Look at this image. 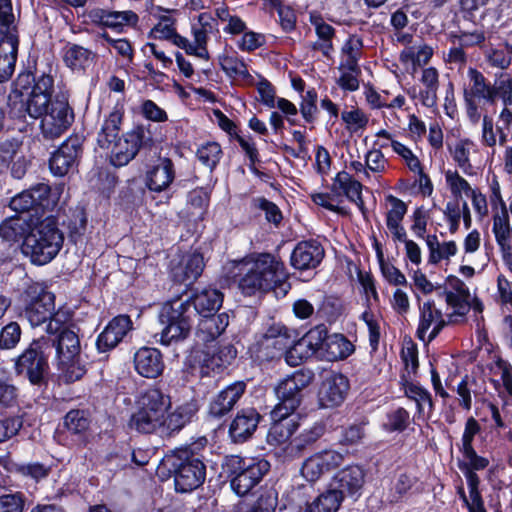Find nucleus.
Segmentation results:
<instances>
[{"instance_id":"f257e3e1","label":"nucleus","mask_w":512,"mask_h":512,"mask_svg":"<svg viewBox=\"0 0 512 512\" xmlns=\"http://www.w3.org/2000/svg\"><path fill=\"white\" fill-rule=\"evenodd\" d=\"M171 398L158 388L145 390L137 399L136 410L131 415L128 425L143 434H158L170 437L182 430L197 412L194 403L188 402L177 406L173 411Z\"/></svg>"},{"instance_id":"f03ea898","label":"nucleus","mask_w":512,"mask_h":512,"mask_svg":"<svg viewBox=\"0 0 512 512\" xmlns=\"http://www.w3.org/2000/svg\"><path fill=\"white\" fill-rule=\"evenodd\" d=\"M53 83L50 75H41L23 104L31 118L41 119V134L46 140L59 138L74 121L67 97L62 94L52 98Z\"/></svg>"},{"instance_id":"7ed1b4c3","label":"nucleus","mask_w":512,"mask_h":512,"mask_svg":"<svg viewBox=\"0 0 512 512\" xmlns=\"http://www.w3.org/2000/svg\"><path fill=\"white\" fill-rule=\"evenodd\" d=\"M239 288L246 295L266 292L284 276L283 263L269 253L252 254L236 263Z\"/></svg>"},{"instance_id":"20e7f679","label":"nucleus","mask_w":512,"mask_h":512,"mask_svg":"<svg viewBox=\"0 0 512 512\" xmlns=\"http://www.w3.org/2000/svg\"><path fill=\"white\" fill-rule=\"evenodd\" d=\"M63 242L64 235L55 219L48 217L29 230L23 240L22 250L34 264L44 265L56 257Z\"/></svg>"},{"instance_id":"39448f33","label":"nucleus","mask_w":512,"mask_h":512,"mask_svg":"<svg viewBox=\"0 0 512 512\" xmlns=\"http://www.w3.org/2000/svg\"><path fill=\"white\" fill-rule=\"evenodd\" d=\"M45 346L56 347L57 366L61 377L66 382H75L82 378L86 370L80 361V340L77 333L70 329H62L57 336L45 337Z\"/></svg>"},{"instance_id":"423d86ee","label":"nucleus","mask_w":512,"mask_h":512,"mask_svg":"<svg viewBox=\"0 0 512 512\" xmlns=\"http://www.w3.org/2000/svg\"><path fill=\"white\" fill-rule=\"evenodd\" d=\"M223 467L231 477V488L240 496L249 493L269 471L270 463L259 457L229 455Z\"/></svg>"},{"instance_id":"0eeeda50","label":"nucleus","mask_w":512,"mask_h":512,"mask_svg":"<svg viewBox=\"0 0 512 512\" xmlns=\"http://www.w3.org/2000/svg\"><path fill=\"white\" fill-rule=\"evenodd\" d=\"M159 322L162 329L159 336L162 345H170L186 339L191 331V312L188 301H173L162 306L159 313Z\"/></svg>"},{"instance_id":"6e6552de","label":"nucleus","mask_w":512,"mask_h":512,"mask_svg":"<svg viewBox=\"0 0 512 512\" xmlns=\"http://www.w3.org/2000/svg\"><path fill=\"white\" fill-rule=\"evenodd\" d=\"M314 378L311 370H297L279 382L275 388L278 404L271 415L276 419L288 418L301 404L302 391L308 387Z\"/></svg>"},{"instance_id":"1a4fd4ad","label":"nucleus","mask_w":512,"mask_h":512,"mask_svg":"<svg viewBox=\"0 0 512 512\" xmlns=\"http://www.w3.org/2000/svg\"><path fill=\"white\" fill-rule=\"evenodd\" d=\"M174 472L175 489L186 493L197 489L206 477L203 461L188 449L178 450L169 459Z\"/></svg>"},{"instance_id":"9d476101","label":"nucleus","mask_w":512,"mask_h":512,"mask_svg":"<svg viewBox=\"0 0 512 512\" xmlns=\"http://www.w3.org/2000/svg\"><path fill=\"white\" fill-rule=\"evenodd\" d=\"M45 345V337L34 340L16 362L18 373H25L34 385L44 382L48 370L47 359L44 355Z\"/></svg>"},{"instance_id":"9b49d317","label":"nucleus","mask_w":512,"mask_h":512,"mask_svg":"<svg viewBox=\"0 0 512 512\" xmlns=\"http://www.w3.org/2000/svg\"><path fill=\"white\" fill-rule=\"evenodd\" d=\"M54 295L51 292L41 289L38 296L33 299L25 308V317L32 326H39L50 320L47 332L54 334L60 330L56 315H54Z\"/></svg>"},{"instance_id":"f8f14e48","label":"nucleus","mask_w":512,"mask_h":512,"mask_svg":"<svg viewBox=\"0 0 512 512\" xmlns=\"http://www.w3.org/2000/svg\"><path fill=\"white\" fill-rule=\"evenodd\" d=\"M345 460V455L334 449H325L309 456L302 464L301 474L309 482H315L321 476L337 467Z\"/></svg>"},{"instance_id":"ddd939ff","label":"nucleus","mask_w":512,"mask_h":512,"mask_svg":"<svg viewBox=\"0 0 512 512\" xmlns=\"http://www.w3.org/2000/svg\"><path fill=\"white\" fill-rule=\"evenodd\" d=\"M349 390V380L338 372H329L324 377L319 388V402L322 407H335L340 405Z\"/></svg>"},{"instance_id":"4468645a","label":"nucleus","mask_w":512,"mask_h":512,"mask_svg":"<svg viewBox=\"0 0 512 512\" xmlns=\"http://www.w3.org/2000/svg\"><path fill=\"white\" fill-rule=\"evenodd\" d=\"M417 336L423 342H431L446 326L441 310L433 301H426L419 307Z\"/></svg>"},{"instance_id":"2eb2a0df","label":"nucleus","mask_w":512,"mask_h":512,"mask_svg":"<svg viewBox=\"0 0 512 512\" xmlns=\"http://www.w3.org/2000/svg\"><path fill=\"white\" fill-rule=\"evenodd\" d=\"M365 483V472L359 465H348L339 470L332 479V491L344 496L359 495Z\"/></svg>"},{"instance_id":"dca6fc26","label":"nucleus","mask_w":512,"mask_h":512,"mask_svg":"<svg viewBox=\"0 0 512 512\" xmlns=\"http://www.w3.org/2000/svg\"><path fill=\"white\" fill-rule=\"evenodd\" d=\"M80 151L81 145L77 138L66 140L50 158L49 166L51 172L55 176L68 174L74 168Z\"/></svg>"},{"instance_id":"f3484780","label":"nucleus","mask_w":512,"mask_h":512,"mask_svg":"<svg viewBox=\"0 0 512 512\" xmlns=\"http://www.w3.org/2000/svg\"><path fill=\"white\" fill-rule=\"evenodd\" d=\"M143 133V130L138 128L127 133L123 138H119L112 144L110 147L111 163L114 166H124L137 155L142 142Z\"/></svg>"},{"instance_id":"a211bd4d","label":"nucleus","mask_w":512,"mask_h":512,"mask_svg":"<svg viewBox=\"0 0 512 512\" xmlns=\"http://www.w3.org/2000/svg\"><path fill=\"white\" fill-rule=\"evenodd\" d=\"M135 371L145 378H156L164 370L161 352L153 347H141L133 357Z\"/></svg>"},{"instance_id":"6ab92c4d","label":"nucleus","mask_w":512,"mask_h":512,"mask_svg":"<svg viewBox=\"0 0 512 512\" xmlns=\"http://www.w3.org/2000/svg\"><path fill=\"white\" fill-rule=\"evenodd\" d=\"M324 257V249L314 240L299 242L291 254V265L298 270L316 268Z\"/></svg>"},{"instance_id":"aec40b11","label":"nucleus","mask_w":512,"mask_h":512,"mask_svg":"<svg viewBox=\"0 0 512 512\" xmlns=\"http://www.w3.org/2000/svg\"><path fill=\"white\" fill-rule=\"evenodd\" d=\"M131 329L132 321L129 316L119 315L113 318L98 336V349L105 352L116 347Z\"/></svg>"},{"instance_id":"412c9836","label":"nucleus","mask_w":512,"mask_h":512,"mask_svg":"<svg viewBox=\"0 0 512 512\" xmlns=\"http://www.w3.org/2000/svg\"><path fill=\"white\" fill-rule=\"evenodd\" d=\"M385 201L389 205L385 213V223L392 239L405 240L407 233L402 221L408 211L407 204L392 194L386 195Z\"/></svg>"},{"instance_id":"4be33fe9","label":"nucleus","mask_w":512,"mask_h":512,"mask_svg":"<svg viewBox=\"0 0 512 512\" xmlns=\"http://www.w3.org/2000/svg\"><path fill=\"white\" fill-rule=\"evenodd\" d=\"M492 231L503 259L511 256L512 249V221L507 209H497L493 213Z\"/></svg>"},{"instance_id":"5701e85b","label":"nucleus","mask_w":512,"mask_h":512,"mask_svg":"<svg viewBox=\"0 0 512 512\" xmlns=\"http://www.w3.org/2000/svg\"><path fill=\"white\" fill-rule=\"evenodd\" d=\"M260 414L253 408L239 411L229 427V434L234 442H244L255 432L260 421Z\"/></svg>"},{"instance_id":"b1692460","label":"nucleus","mask_w":512,"mask_h":512,"mask_svg":"<svg viewBox=\"0 0 512 512\" xmlns=\"http://www.w3.org/2000/svg\"><path fill=\"white\" fill-rule=\"evenodd\" d=\"M204 266L203 255L192 252L184 255L181 261L172 268V275L174 280L179 283L191 284L200 277Z\"/></svg>"},{"instance_id":"393cba45","label":"nucleus","mask_w":512,"mask_h":512,"mask_svg":"<svg viewBox=\"0 0 512 512\" xmlns=\"http://www.w3.org/2000/svg\"><path fill=\"white\" fill-rule=\"evenodd\" d=\"M245 391L243 382H235L221 390L209 405V413L214 417H222L230 412Z\"/></svg>"},{"instance_id":"a878e982","label":"nucleus","mask_w":512,"mask_h":512,"mask_svg":"<svg viewBox=\"0 0 512 512\" xmlns=\"http://www.w3.org/2000/svg\"><path fill=\"white\" fill-rule=\"evenodd\" d=\"M467 76L469 78V87L465 90L464 97L467 104L476 112L475 100H484L487 103H492V85L477 69L469 68Z\"/></svg>"},{"instance_id":"bb28decb","label":"nucleus","mask_w":512,"mask_h":512,"mask_svg":"<svg viewBox=\"0 0 512 512\" xmlns=\"http://www.w3.org/2000/svg\"><path fill=\"white\" fill-rule=\"evenodd\" d=\"M332 192L336 196H346L351 202H354L358 206L362 213L365 212L362 198V185L346 171H341L336 175L332 183Z\"/></svg>"},{"instance_id":"cd10ccee","label":"nucleus","mask_w":512,"mask_h":512,"mask_svg":"<svg viewBox=\"0 0 512 512\" xmlns=\"http://www.w3.org/2000/svg\"><path fill=\"white\" fill-rule=\"evenodd\" d=\"M223 293L218 289L207 287L196 291L187 301L200 315L216 313L223 303Z\"/></svg>"},{"instance_id":"c85d7f7f","label":"nucleus","mask_w":512,"mask_h":512,"mask_svg":"<svg viewBox=\"0 0 512 512\" xmlns=\"http://www.w3.org/2000/svg\"><path fill=\"white\" fill-rule=\"evenodd\" d=\"M229 324L227 313L202 315L196 329V335L204 342L213 341L220 336Z\"/></svg>"},{"instance_id":"c756f323","label":"nucleus","mask_w":512,"mask_h":512,"mask_svg":"<svg viewBox=\"0 0 512 512\" xmlns=\"http://www.w3.org/2000/svg\"><path fill=\"white\" fill-rule=\"evenodd\" d=\"M175 178V170L169 158H160L158 163L147 173V186L150 190H166Z\"/></svg>"},{"instance_id":"7c9ffc66","label":"nucleus","mask_w":512,"mask_h":512,"mask_svg":"<svg viewBox=\"0 0 512 512\" xmlns=\"http://www.w3.org/2000/svg\"><path fill=\"white\" fill-rule=\"evenodd\" d=\"M123 114L124 112L122 107H115L105 119L97 137V143L101 148L110 149L112 144L119 139L118 136Z\"/></svg>"},{"instance_id":"2f4dec72","label":"nucleus","mask_w":512,"mask_h":512,"mask_svg":"<svg viewBox=\"0 0 512 512\" xmlns=\"http://www.w3.org/2000/svg\"><path fill=\"white\" fill-rule=\"evenodd\" d=\"M0 36L2 41H19L12 0H0Z\"/></svg>"},{"instance_id":"473e14b6","label":"nucleus","mask_w":512,"mask_h":512,"mask_svg":"<svg viewBox=\"0 0 512 512\" xmlns=\"http://www.w3.org/2000/svg\"><path fill=\"white\" fill-rule=\"evenodd\" d=\"M220 65L226 74L234 80L241 81L246 85H253L254 78L249 73L245 62L236 56L220 57Z\"/></svg>"},{"instance_id":"72a5a7b5","label":"nucleus","mask_w":512,"mask_h":512,"mask_svg":"<svg viewBox=\"0 0 512 512\" xmlns=\"http://www.w3.org/2000/svg\"><path fill=\"white\" fill-rule=\"evenodd\" d=\"M354 346L341 334L330 335L325 342V357L329 361L344 359L352 354Z\"/></svg>"},{"instance_id":"f704fd0d","label":"nucleus","mask_w":512,"mask_h":512,"mask_svg":"<svg viewBox=\"0 0 512 512\" xmlns=\"http://www.w3.org/2000/svg\"><path fill=\"white\" fill-rule=\"evenodd\" d=\"M19 41H2L0 48V83L10 79L14 73Z\"/></svg>"},{"instance_id":"c9c22d12","label":"nucleus","mask_w":512,"mask_h":512,"mask_svg":"<svg viewBox=\"0 0 512 512\" xmlns=\"http://www.w3.org/2000/svg\"><path fill=\"white\" fill-rule=\"evenodd\" d=\"M433 55V48L427 44L421 43L419 45L406 47L399 56L403 64L411 63L413 65V72L417 67L426 65Z\"/></svg>"},{"instance_id":"e433bc0d","label":"nucleus","mask_w":512,"mask_h":512,"mask_svg":"<svg viewBox=\"0 0 512 512\" xmlns=\"http://www.w3.org/2000/svg\"><path fill=\"white\" fill-rule=\"evenodd\" d=\"M94 57L90 50L73 44L66 49L64 62L73 70H84L93 63Z\"/></svg>"},{"instance_id":"4c0bfd02","label":"nucleus","mask_w":512,"mask_h":512,"mask_svg":"<svg viewBox=\"0 0 512 512\" xmlns=\"http://www.w3.org/2000/svg\"><path fill=\"white\" fill-rule=\"evenodd\" d=\"M264 345L284 350L293 342L291 331L282 324H273L263 335Z\"/></svg>"},{"instance_id":"58836bf2","label":"nucleus","mask_w":512,"mask_h":512,"mask_svg":"<svg viewBox=\"0 0 512 512\" xmlns=\"http://www.w3.org/2000/svg\"><path fill=\"white\" fill-rule=\"evenodd\" d=\"M236 354V349L231 345L220 348L217 353L206 352L202 359V367L212 371L224 368L235 359Z\"/></svg>"},{"instance_id":"ea45409f","label":"nucleus","mask_w":512,"mask_h":512,"mask_svg":"<svg viewBox=\"0 0 512 512\" xmlns=\"http://www.w3.org/2000/svg\"><path fill=\"white\" fill-rule=\"evenodd\" d=\"M273 424L271 425L267 440L271 445H279L285 443L294 433L295 424L291 421H287V418L276 419L271 415Z\"/></svg>"},{"instance_id":"a19ab883","label":"nucleus","mask_w":512,"mask_h":512,"mask_svg":"<svg viewBox=\"0 0 512 512\" xmlns=\"http://www.w3.org/2000/svg\"><path fill=\"white\" fill-rule=\"evenodd\" d=\"M29 232V225L22 218L9 219L0 225V236L9 242L25 239Z\"/></svg>"},{"instance_id":"79ce46f5","label":"nucleus","mask_w":512,"mask_h":512,"mask_svg":"<svg viewBox=\"0 0 512 512\" xmlns=\"http://www.w3.org/2000/svg\"><path fill=\"white\" fill-rule=\"evenodd\" d=\"M491 96L493 104L497 98L501 99L503 105L509 107L512 105V76L508 73H501L491 86Z\"/></svg>"},{"instance_id":"37998d69","label":"nucleus","mask_w":512,"mask_h":512,"mask_svg":"<svg viewBox=\"0 0 512 512\" xmlns=\"http://www.w3.org/2000/svg\"><path fill=\"white\" fill-rule=\"evenodd\" d=\"M341 495L333 492L331 489L319 495L311 504H309L305 512H336L341 504Z\"/></svg>"},{"instance_id":"c03bdc74","label":"nucleus","mask_w":512,"mask_h":512,"mask_svg":"<svg viewBox=\"0 0 512 512\" xmlns=\"http://www.w3.org/2000/svg\"><path fill=\"white\" fill-rule=\"evenodd\" d=\"M405 395L415 401L419 413L427 412L430 413L433 408V403L430 393L423 387L414 384L412 382H406L404 384Z\"/></svg>"},{"instance_id":"a18cd8bd","label":"nucleus","mask_w":512,"mask_h":512,"mask_svg":"<svg viewBox=\"0 0 512 512\" xmlns=\"http://www.w3.org/2000/svg\"><path fill=\"white\" fill-rule=\"evenodd\" d=\"M329 338L327 329L324 325H318L310 329L299 341L300 346L307 347L310 354L325 349V342Z\"/></svg>"},{"instance_id":"49530a36","label":"nucleus","mask_w":512,"mask_h":512,"mask_svg":"<svg viewBox=\"0 0 512 512\" xmlns=\"http://www.w3.org/2000/svg\"><path fill=\"white\" fill-rule=\"evenodd\" d=\"M473 143L468 140H460L453 147L449 146V151L453 160L465 174H472V165L470 163V150Z\"/></svg>"},{"instance_id":"de8ad7c7","label":"nucleus","mask_w":512,"mask_h":512,"mask_svg":"<svg viewBox=\"0 0 512 512\" xmlns=\"http://www.w3.org/2000/svg\"><path fill=\"white\" fill-rule=\"evenodd\" d=\"M391 146L394 152L406 161V164L411 171L422 173L420 161L408 147L396 140L392 141ZM423 180L425 181V186H429L430 190H432L431 182L427 175L421 174V182Z\"/></svg>"},{"instance_id":"09e8293b","label":"nucleus","mask_w":512,"mask_h":512,"mask_svg":"<svg viewBox=\"0 0 512 512\" xmlns=\"http://www.w3.org/2000/svg\"><path fill=\"white\" fill-rule=\"evenodd\" d=\"M324 434V427L321 424H314L309 429L304 430L298 437L291 442L292 450L303 451L307 446L315 443Z\"/></svg>"},{"instance_id":"8fccbe9b","label":"nucleus","mask_w":512,"mask_h":512,"mask_svg":"<svg viewBox=\"0 0 512 512\" xmlns=\"http://www.w3.org/2000/svg\"><path fill=\"white\" fill-rule=\"evenodd\" d=\"M29 194L33 196L34 206L42 209L53 207L56 202V196L52 193L48 184L39 183L30 188Z\"/></svg>"},{"instance_id":"3c124183","label":"nucleus","mask_w":512,"mask_h":512,"mask_svg":"<svg viewBox=\"0 0 512 512\" xmlns=\"http://www.w3.org/2000/svg\"><path fill=\"white\" fill-rule=\"evenodd\" d=\"M221 155V147L216 142H208L197 150V157L199 161L210 169H213L218 164Z\"/></svg>"},{"instance_id":"603ef678","label":"nucleus","mask_w":512,"mask_h":512,"mask_svg":"<svg viewBox=\"0 0 512 512\" xmlns=\"http://www.w3.org/2000/svg\"><path fill=\"white\" fill-rule=\"evenodd\" d=\"M445 180L452 195L456 198L462 197L463 194L468 196L474 190L467 180L460 176L457 171H446Z\"/></svg>"},{"instance_id":"864d4df0","label":"nucleus","mask_w":512,"mask_h":512,"mask_svg":"<svg viewBox=\"0 0 512 512\" xmlns=\"http://www.w3.org/2000/svg\"><path fill=\"white\" fill-rule=\"evenodd\" d=\"M138 20V15L131 10L109 11L108 17H106V27L117 29L125 25L135 26Z\"/></svg>"},{"instance_id":"5fc2aeb1","label":"nucleus","mask_w":512,"mask_h":512,"mask_svg":"<svg viewBox=\"0 0 512 512\" xmlns=\"http://www.w3.org/2000/svg\"><path fill=\"white\" fill-rule=\"evenodd\" d=\"M64 425L72 433H81L89 426V420L84 411L71 410L64 419Z\"/></svg>"},{"instance_id":"6e6d98bb","label":"nucleus","mask_w":512,"mask_h":512,"mask_svg":"<svg viewBox=\"0 0 512 512\" xmlns=\"http://www.w3.org/2000/svg\"><path fill=\"white\" fill-rule=\"evenodd\" d=\"M484 57L489 66L500 70L507 69L511 64L509 51L502 49L489 48L484 52Z\"/></svg>"},{"instance_id":"4d7b16f0","label":"nucleus","mask_w":512,"mask_h":512,"mask_svg":"<svg viewBox=\"0 0 512 512\" xmlns=\"http://www.w3.org/2000/svg\"><path fill=\"white\" fill-rule=\"evenodd\" d=\"M341 118L345 122L346 128L350 132H357L358 130H362L368 124V117L360 109L343 111Z\"/></svg>"},{"instance_id":"13d9d810","label":"nucleus","mask_w":512,"mask_h":512,"mask_svg":"<svg viewBox=\"0 0 512 512\" xmlns=\"http://www.w3.org/2000/svg\"><path fill=\"white\" fill-rule=\"evenodd\" d=\"M21 338V328L18 323L10 322L0 332V347L2 349H12Z\"/></svg>"},{"instance_id":"bf43d9fd","label":"nucleus","mask_w":512,"mask_h":512,"mask_svg":"<svg viewBox=\"0 0 512 512\" xmlns=\"http://www.w3.org/2000/svg\"><path fill=\"white\" fill-rule=\"evenodd\" d=\"M415 483V478L407 475L400 474L390 490L389 500L390 502L400 501L407 492L412 488Z\"/></svg>"},{"instance_id":"052dcab7","label":"nucleus","mask_w":512,"mask_h":512,"mask_svg":"<svg viewBox=\"0 0 512 512\" xmlns=\"http://www.w3.org/2000/svg\"><path fill=\"white\" fill-rule=\"evenodd\" d=\"M366 167L369 173L381 174L386 171L388 161L380 149L373 148L365 156Z\"/></svg>"},{"instance_id":"680f3d73","label":"nucleus","mask_w":512,"mask_h":512,"mask_svg":"<svg viewBox=\"0 0 512 512\" xmlns=\"http://www.w3.org/2000/svg\"><path fill=\"white\" fill-rule=\"evenodd\" d=\"M253 205L256 208L265 212L266 219L269 222L278 224L281 221V219H282L281 212H280L279 208L273 202H271L263 197H259V198H255L253 200Z\"/></svg>"},{"instance_id":"e2e57ef3","label":"nucleus","mask_w":512,"mask_h":512,"mask_svg":"<svg viewBox=\"0 0 512 512\" xmlns=\"http://www.w3.org/2000/svg\"><path fill=\"white\" fill-rule=\"evenodd\" d=\"M365 436L364 424H352L343 430L340 443L345 446L359 444Z\"/></svg>"},{"instance_id":"0e129e2a","label":"nucleus","mask_w":512,"mask_h":512,"mask_svg":"<svg viewBox=\"0 0 512 512\" xmlns=\"http://www.w3.org/2000/svg\"><path fill=\"white\" fill-rule=\"evenodd\" d=\"M175 31L174 21L170 17L164 16L152 29L151 36L154 39L170 40Z\"/></svg>"},{"instance_id":"69168bd1","label":"nucleus","mask_w":512,"mask_h":512,"mask_svg":"<svg viewBox=\"0 0 512 512\" xmlns=\"http://www.w3.org/2000/svg\"><path fill=\"white\" fill-rule=\"evenodd\" d=\"M454 43H457L463 48L481 46L485 41V34L481 31L462 32L459 35H454Z\"/></svg>"},{"instance_id":"338daca9","label":"nucleus","mask_w":512,"mask_h":512,"mask_svg":"<svg viewBox=\"0 0 512 512\" xmlns=\"http://www.w3.org/2000/svg\"><path fill=\"white\" fill-rule=\"evenodd\" d=\"M24 499L21 494H6L0 497V512H23Z\"/></svg>"},{"instance_id":"774afa93","label":"nucleus","mask_w":512,"mask_h":512,"mask_svg":"<svg viewBox=\"0 0 512 512\" xmlns=\"http://www.w3.org/2000/svg\"><path fill=\"white\" fill-rule=\"evenodd\" d=\"M275 506L276 496L272 492H266L245 512H274Z\"/></svg>"}]
</instances>
